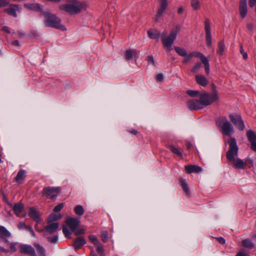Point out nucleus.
I'll list each match as a JSON object with an SVG mask.
<instances>
[{
	"instance_id": "1",
	"label": "nucleus",
	"mask_w": 256,
	"mask_h": 256,
	"mask_svg": "<svg viewBox=\"0 0 256 256\" xmlns=\"http://www.w3.org/2000/svg\"><path fill=\"white\" fill-rule=\"evenodd\" d=\"M238 146L235 138H231L230 142V148L226 152V158L230 162H233L234 165L238 168H244L246 163L241 159L234 157L238 154Z\"/></svg>"
},
{
	"instance_id": "2",
	"label": "nucleus",
	"mask_w": 256,
	"mask_h": 256,
	"mask_svg": "<svg viewBox=\"0 0 256 256\" xmlns=\"http://www.w3.org/2000/svg\"><path fill=\"white\" fill-rule=\"evenodd\" d=\"M42 14L46 18L44 24L46 26L54 28L63 31L66 30L64 26L61 24V20L59 18L48 12H43Z\"/></svg>"
},
{
	"instance_id": "3",
	"label": "nucleus",
	"mask_w": 256,
	"mask_h": 256,
	"mask_svg": "<svg viewBox=\"0 0 256 256\" xmlns=\"http://www.w3.org/2000/svg\"><path fill=\"white\" fill-rule=\"evenodd\" d=\"M216 124L222 134L226 136L234 133V128L225 116L219 117L216 120Z\"/></svg>"
},
{
	"instance_id": "4",
	"label": "nucleus",
	"mask_w": 256,
	"mask_h": 256,
	"mask_svg": "<svg viewBox=\"0 0 256 256\" xmlns=\"http://www.w3.org/2000/svg\"><path fill=\"white\" fill-rule=\"evenodd\" d=\"M72 4H63L60 6V10H64L70 14H75L80 13L83 8L81 2L77 0H72Z\"/></svg>"
},
{
	"instance_id": "5",
	"label": "nucleus",
	"mask_w": 256,
	"mask_h": 256,
	"mask_svg": "<svg viewBox=\"0 0 256 256\" xmlns=\"http://www.w3.org/2000/svg\"><path fill=\"white\" fill-rule=\"evenodd\" d=\"M199 98L200 103L204 108L216 101L218 99V92L216 90H214L212 94L206 92H201L200 94Z\"/></svg>"
},
{
	"instance_id": "6",
	"label": "nucleus",
	"mask_w": 256,
	"mask_h": 256,
	"mask_svg": "<svg viewBox=\"0 0 256 256\" xmlns=\"http://www.w3.org/2000/svg\"><path fill=\"white\" fill-rule=\"evenodd\" d=\"M176 33H170L168 36L166 32H163L161 34V40L163 46L166 50L170 52L172 50V45L176 39Z\"/></svg>"
},
{
	"instance_id": "7",
	"label": "nucleus",
	"mask_w": 256,
	"mask_h": 256,
	"mask_svg": "<svg viewBox=\"0 0 256 256\" xmlns=\"http://www.w3.org/2000/svg\"><path fill=\"white\" fill-rule=\"evenodd\" d=\"M60 190V187L48 186L43 189L42 194L46 196L49 198L54 199L58 196Z\"/></svg>"
},
{
	"instance_id": "8",
	"label": "nucleus",
	"mask_w": 256,
	"mask_h": 256,
	"mask_svg": "<svg viewBox=\"0 0 256 256\" xmlns=\"http://www.w3.org/2000/svg\"><path fill=\"white\" fill-rule=\"evenodd\" d=\"M229 118L233 124L240 130H243L244 128V122L240 115L237 114H230Z\"/></svg>"
},
{
	"instance_id": "9",
	"label": "nucleus",
	"mask_w": 256,
	"mask_h": 256,
	"mask_svg": "<svg viewBox=\"0 0 256 256\" xmlns=\"http://www.w3.org/2000/svg\"><path fill=\"white\" fill-rule=\"evenodd\" d=\"M20 252L21 254H28L30 256H36L35 249L32 246L27 244H22L19 246Z\"/></svg>"
},
{
	"instance_id": "10",
	"label": "nucleus",
	"mask_w": 256,
	"mask_h": 256,
	"mask_svg": "<svg viewBox=\"0 0 256 256\" xmlns=\"http://www.w3.org/2000/svg\"><path fill=\"white\" fill-rule=\"evenodd\" d=\"M204 29L206 31V40L208 46L210 47L212 44V36L210 32V24L208 18H206L204 21Z\"/></svg>"
},
{
	"instance_id": "11",
	"label": "nucleus",
	"mask_w": 256,
	"mask_h": 256,
	"mask_svg": "<svg viewBox=\"0 0 256 256\" xmlns=\"http://www.w3.org/2000/svg\"><path fill=\"white\" fill-rule=\"evenodd\" d=\"M193 53L194 54V56L200 58L202 62L204 64L206 73L207 75H208L210 74V65L208 58L202 53L200 52Z\"/></svg>"
},
{
	"instance_id": "12",
	"label": "nucleus",
	"mask_w": 256,
	"mask_h": 256,
	"mask_svg": "<svg viewBox=\"0 0 256 256\" xmlns=\"http://www.w3.org/2000/svg\"><path fill=\"white\" fill-rule=\"evenodd\" d=\"M188 108L191 110H198L203 108L200 100L192 99L187 102Z\"/></svg>"
},
{
	"instance_id": "13",
	"label": "nucleus",
	"mask_w": 256,
	"mask_h": 256,
	"mask_svg": "<svg viewBox=\"0 0 256 256\" xmlns=\"http://www.w3.org/2000/svg\"><path fill=\"white\" fill-rule=\"evenodd\" d=\"M158 1L160 2V8L156 17V22L159 20V18L162 16L168 6L167 0H158Z\"/></svg>"
},
{
	"instance_id": "14",
	"label": "nucleus",
	"mask_w": 256,
	"mask_h": 256,
	"mask_svg": "<svg viewBox=\"0 0 256 256\" xmlns=\"http://www.w3.org/2000/svg\"><path fill=\"white\" fill-rule=\"evenodd\" d=\"M66 223L72 231H74L80 224V220L78 218H68L66 220Z\"/></svg>"
},
{
	"instance_id": "15",
	"label": "nucleus",
	"mask_w": 256,
	"mask_h": 256,
	"mask_svg": "<svg viewBox=\"0 0 256 256\" xmlns=\"http://www.w3.org/2000/svg\"><path fill=\"white\" fill-rule=\"evenodd\" d=\"M10 233L4 226H0V240L6 242H8V238H10Z\"/></svg>"
},
{
	"instance_id": "16",
	"label": "nucleus",
	"mask_w": 256,
	"mask_h": 256,
	"mask_svg": "<svg viewBox=\"0 0 256 256\" xmlns=\"http://www.w3.org/2000/svg\"><path fill=\"white\" fill-rule=\"evenodd\" d=\"M185 170L188 174L192 172L199 173L202 170L201 167L196 165H188L185 166Z\"/></svg>"
},
{
	"instance_id": "17",
	"label": "nucleus",
	"mask_w": 256,
	"mask_h": 256,
	"mask_svg": "<svg viewBox=\"0 0 256 256\" xmlns=\"http://www.w3.org/2000/svg\"><path fill=\"white\" fill-rule=\"evenodd\" d=\"M247 1L240 2V13L242 18H244L247 14Z\"/></svg>"
},
{
	"instance_id": "18",
	"label": "nucleus",
	"mask_w": 256,
	"mask_h": 256,
	"mask_svg": "<svg viewBox=\"0 0 256 256\" xmlns=\"http://www.w3.org/2000/svg\"><path fill=\"white\" fill-rule=\"evenodd\" d=\"M19 10V8L16 5H11L8 8L4 10V12L8 14L11 15L14 17H16V12Z\"/></svg>"
},
{
	"instance_id": "19",
	"label": "nucleus",
	"mask_w": 256,
	"mask_h": 256,
	"mask_svg": "<svg viewBox=\"0 0 256 256\" xmlns=\"http://www.w3.org/2000/svg\"><path fill=\"white\" fill-rule=\"evenodd\" d=\"M195 78L196 82L202 86H206L208 83V80L202 75H196Z\"/></svg>"
},
{
	"instance_id": "20",
	"label": "nucleus",
	"mask_w": 256,
	"mask_h": 256,
	"mask_svg": "<svg viewBox=\"0 0 256 256\" xmlns=\"http://www.w3.org/2000/svg\"><path fill=\"white\" fill-rule=\"evenodd\" d=\"M139 52L136 50H128L125 53V58L126 60H132L134 57L138 56Z\"/></svg>"
},
{
	"instance_id": "21",
	"label": "nucleus",
	"mask_w": 256,
	"mask_h": 256,
	"mask_svg": "<svg viewBox=\"0 0 256 256\" xmlns=\"http://www.w3.org/2000/svg\"><path fill=\"white\" fill-rule=\"evenodd\" d=\"M58 228V222H53L50 224L46 227V230L48 234H52Z\"/></svg>"
},
{
	"instance_id": "22",
	"label": "nucleus",
	"mask_w": 256,
	"mask_h": 256,
	"mask_svg": "<svg viewBox=\"0 0 256 256\" xmlns=\"http://www.w3.org/2000/svg\"><path fill=\"white\" fill-rule=\"evenodd\" d=\"M86 243V241L84 238L78 237L77 238L73 244L75 249H79L82 246H84Z\"/></svg>"
},
{
	"instance_id": "23",
	"label": "nucleus",
	"mask_w": 256,
	"mask_h": 256,
	"mask_svg": "<svg viewBox=\"0 0 256 256\" xmlns=\"http://www.w3.org/2000/svg\"><path fill=\"white\" fill-rule=\"evenodd\" d=\"M29 216L36 222L40 221V216L38 212L34 208H31L29 210Z\"/></svg>"
},
{
	"instance_id": "24",
	"label": "nucleus",
	"mask_w": 256,
	"mask_h": 256,
	"mask_svg": "<svg viewBox=\"0 0 256 256\" xmlns=\"http://www.w3.org/2000/svg\"><path fill=\"white\" fill-rule=\"evenodd\" d=\"M24 7L28 10L35 11H40L42 10L40 4L37 3L25 4Z\"/></svg>"
},
{
	"instance_id": "25",
	"label": "nucleus",
	"mask_w": 256,
	"mask_h": 256,
	"mask_svg": "<svg viewBox=\"0 0 256 256\" xmlns=\"http://www.w3.org/2000/svg\"><path fill=\"white\" fill-rule=\"evenodd\" d=\"M34 246L36 249L38 256H46L45 250L44 248L40 244L38 243H34Z\"/></svg>"
},
{
	"instance_id": "26",
	"label": "nucleus",
	"mask_w": 256,
	"mask_h": 256,
	"mask_svg": "<svg viewBox=\"0 0 256 256\" xmlns=\"http://www.w3.org/2000/svg\"><path fill=\"white\" fill-rule=\"evenodd\" d=\"M226 50L224 40H221L218 43V49L216 51V53L218 55L222 56L224 54Z\"/></svg>"
},
{
	"instance_id": "27",
	"label": "nucleus",
	"mask_w": 256,
	"mask_h": 256,
	"mask_svg": "<svg viewBox=\"0 0 256 256\" xmlns=\"http://www.w3.org/2000/svg\"><path fill=\"white\" fill-rule=\"evenodd\" d=\"M148 36L152 39H155L156 38H158L162 34H160V32L158 30H149L148 32Z\"/></svg>"
},
{
	"instance_id": "28",
	"label": "nucleus",
	"mask_w": 256,
	"mask_h": 256,
	"mask_svg": "<svg viewBox=\"0 0 256 256\" xmlns=\"http://www.w3.org/2000/svg\"><path fill=\"white\" fill-rule=\"evenodd\" d=\"M242 246L248 248L252 249L254 247V244L250 239H246L242 242Z\"/></svg>"
},
{
	"instance_id": "29",
	"label": "nucleus",
	"mask_w": 256,
	"mask_h": 256,
	"mask_svg": "<svg viewBox=\"0 0 256 256\" xmlns=\"http://www.w3.org/2000/svg\"><path fill=\"white\" fill-rule=\"evenodd\" d=\"M24 208V205L23 204L21 203H18L14 204L13 210L17 216H18L22 212V210Z\"/></svg>"
},
{
	"instance_id": "30",
	"label": "nucleus",
	"mask_w": 256,
	"mask_h": 256,
	"mask_svg": "<svg viewBox=\"0 0 256 256\" xmlns=\"http://www.w3.org/2000/svg\"><path fill=\"white\" fill-rule=\"evenodd\" d=\"M180 182L181 184L183 190L186 194H190V190L186 180L182 178H180Z\"/></svg>"
},
{
	"instance_id": "31",
	"label": "nucleus",
	"mask_w": 256,
	"mask_h": 256,
	"mask_svg": "<svg viewBox=\"0 0 256 256\" xmlns=\"http://www.w3.org/2000/svg\"><path fill=\"white\" fill-rule=\"evenodd\" d=\"M247 136L250 142L256 140V134L250 130H248L247 132Z\"/></svg>"
},
{
	"instance_id": "32",
	"label": "nucleus",
	"mask_w": 256,
	"mask_h": 256,
	"mask_svg": "<svg viewBox=\"0 0 256 256\" xmlns=\"http://www.w3.org/2000/svg\"><path fill=\"white\" fill-rule=\"evenodd\" d=\"M168 148L174 154L180 157L182 156V152L180 149L174 147L172 145H169L168 146Z\"/></svg>"
},
{
	"instance_id": "33",
	"label": "nucleus",
	"mask_w": 256,
	"mask_h": 256,
	"mask_svg": "<svg viewBox=\"0 0 256 256\" xmlns=\"http://www.w3.org/2000/svg\"><path fill=\"white\" fill-rule=\"evenodd\" d=\"M61 218H62V216L60 214H52L48 218V222L49 223H50L52 222L56 221Z\"/></svg>"
},
{
	"instance_id": "34",
	"label": "nucleus",
	"mask_w": 256,
	"mask_h": 256,
	"mask_svg": "<svg viewBox=\"0 0 256 256\" xmlns=\"http://www.w3.org/2000/svg\"><path fill=\"white\" fill-rule=\"evenodd\" d=\"M25 173V170H20L17 174L16 177L15 178V180L16 182H19L22 180L24 178Z\"/></svg>"
},
{
	"instance_id": "35",
	"label": "nucleus",
	"mask_w": 256,
	"mask_h": 256,
	"mask_svg": "<svg viewBox=\"0 0 256 256\" xmlns=\"http://www.w3.org/2000/svg\"><path fill=\"white\" fill-rule=\"evenodd\" d=\"M174 50L180 56H187L186 51L183 48L175 46Z\"/></svg>"
},
{
	"instance_id": "36",
	"label": "nucleus",
	"mask_w": 256,
	"mask_h": 256,
	"mask_svg": "<svg viewBox=\"0 0 256 256\" xmlns=\"http://www.w3.org/2000/svg\"><path fill=\"white\" fill-rule=\"evenodd\" d=\"M190 5L194 10H198L200 8V2L198 0H192Z\"/></svg>"
},
{
	"instance_id": "37",
	"label": "nucleus",
	"mask_w": 256,
	"mask_h": 256,
	"mask_svg": "<svg viewBox=\"0 0 256 256\" xmlns=\"http://www.w3.org/2000/svg\"><path fill=\"white\" fill-rule=\"evenodd\" d=\"M74 211L75 213L77 215H78V216H82L84 213V208H83L82 206L81 205H77L75 207V208L74 209Z\"/></svg>"
},
{
	"instance_id": "38",
	"label": "nucleus",
	"mask_w": 256,
	"mask_h": 256,
	"mask_svg": "<svg viewBox=\"0 0 256 256\" xmlns=\"http://www.w3.org/2000/svg\"><path fill=\"white\" fill-rule=\"evenodd\" d=\"M186 93L188 94L190 96L192 97H196V96H200V94L201 92L198 90H188L186 92Z\"/></svg>"
},
{
	"instance_id": "39",
	"label": "nucleus",
	"mask_w": 256,
	"mask_h": 256,
	"mask_svg": "<svg viewBox=\"0 0 256 256\" xmlns=\"http://www.w3.org/2000/svg\"><path fill=\"white\" fill-rule=\"evenodd\" d=\"M101 238L103 242H106L108 239V232L107 231H103L101 232Z\"/></svg>"
},
{
	"instance_id": "40",
	"label": "nucleus",
	"mask_w": 256,
	"mask_h": 256,
	"mask_svg": "<svg viewBox=\"0 0 256 256\" xmlns=\"http://www.w3.org/2000/svg\"><path fill=\"white\" fill-rule=\"evenodd\" d=\"M89 239L92 242L94 245H98L99 242L98 240L96 238V236H95L94 235H91L89 236Z\"/></svg>"
},
{
	"instance_id": "41",
	"label": "nucleus",
	"mask_w": 256,
	"mask_h": 256,
	"mask_svg": "<svg viewBox=\"0 0 256 256\" xmlns=\"http://www.w3.org/2000/svg\"><path fill=\"white\" fill-rule=\"evenodd\" d=\"M202 67V64L200 62L196 63L192 68V72H197Z\"/></svg>"
},
{
	"instance_id": "42",
	"label": "nucleus",
	"mask_w": 256,
	"mask_h": 256,
	"mask_svg": "<svg viewBox=\"0 0 256 256\" xmlns=\"http://www.w3.org/2000/svg\"><path fill=\"white\" fill-rule=\"evenodd\" d=\"M62 232L64 234V236L66 238H70V232L68 230V228L66 226H64L62 228Z\"/></svg>"
},
{
	"instance_id": "43",
	"label": "nucleus",
	"mask_w": 256,
	"mask_h": 256,
	"mask_svg": "<svg viewBox=\"0 0 256 256\" xmlns=\"http://www.w3.org/2000/svg\"><path fill=\"white\" fill-rule=\"evenodd\" d=\"M48 240L52 243H56L58 240V236H54L53 237H49L48 238Z\"/></svg>"
},
{
	"instance_id": "44",
	"label": "nucleus",
	"mask_w": 256,
	"mask_h": 256,
	"mask_svg": "<svg viewBox=\"0 0 256 256\" xmlns=\"http://www.w3.org/2000/svg\"><path fill=\"white\" fill-rule=\"evenodd\" d=\"M63 207H64V204H62V203L60 204H59L57 205L56 206L54 207V210L55 212H58L62 210V209L63 208Z\"/></svg>"
},
{
	"instance_id": "45",
	"label": "nucleus",
	"mask_w": 256,
	"mask_h": 256,
	"mask_svg": "<svg viewBox=\"0 0 256 256\" xmlns=\"http://www.w3.org/2000/svg\"><path fill=\"white\" fill-rule=\"evenodd\" d=\"M180 25H176L175 28L172 30L170 31V33L175 32L176 33V37L177 36L178 33L180 32Z\"/></svg>"
},
{
	"instance_id": "46",
	"label": "nucleus",
	"mask_w": 256,
	"mask_h": 256,
	"mask_svg": "<svg viewBox=\"0 0 256 256\" xmlns=\"http://www.w3.org/2000/svg\"><path fill=\"white\" fill-rule=\"evenodd\" d=\"M28 226H26L23 222H20L18 224V228L20 230L27 229Z\"/></svg>"
},
{
	"instance_id": "47",
	"label": "nucleus",
	"mask_w": 256,
	"mask_h": 256,
	"mask_svg": "<svg viewBox=\"0 0 256 256\" xmlns=\"http://www.w3.org/2000/svg\"><path fill=\"white\" fill-rule=\"evenodd\" d=\"M194 54L193 52L190 54L188 55L187 54V56H185L186 58L184 59V60H183V62L184 63H187L190 60V58H192V56H194Z\"/></svg>"
},
{
	"instance_id": "48",
	"label": "nucleus",
	"mask_w": 256,
	"mask_h": 256,
	"mask_svg": "<svg viewBox=\"0 0 256 256\" xmlns=\"http://www.w3.org/2000/svg\"><path fill=\"white\" fill-rule=\"evenodd\" d=\"M96 246H97V252L100 254H102L104 251L102 246L99 243L98 244L96 245Z\"/></svg>"
},
{
	"instance_id": "49",
	"label": "nucleus",
	"mask_w": 256,
	"mask_h": 256,
	"mask_svg": "<svg viewBox=\"0 0 256 256\" xmlns=\"http://www.w3.org/2000/svg\"><path fill=\"white\" fill-rule=\"evenodd\" d=\"M156 78L157 81L162 82L164 80V76L162 74H158L156 75Z\"/></svg>"
},
{
	"instance_id": "50",
	"label": "nucleus",
	"mask_w": 256,
	"mask_h": 256,
	"mask_svg": "<svg viewBox=\"0 0 256 256\" xmlns=\"http://www.w3.org/2000/svg\"><path fill=\"white\" fill-rule=\"evenodd\" d=\"M240 52L242 54L243 58L244 60H246L248 57V54H247L246 52H244L242 46H240Z\"/></svg>"
},
{
	"instance_id": "51",
	"label": "nucleus",
	"mask_w": 256,
	"mask_h": 256,
	"mask_svg": "<svg viewBox=\"0 0 256 256\" xmlns=\"http://www.w3.org/2000/svg\"><path fill=\"white\" fill-rule=\"evenodd\" d=\"M236 256H248V254L244 250H242L238 252Z\"/></svg>"
},
{
	"instance_id": "52",
	"label": "nucleus",
	"mask_w": 256,
	"mask_h": 256,
	"mask_svg": "<svg viewBox=\"0 0 256 256\" xmlns=\"http://www.w3.org/2000/svg\"><path fill=\"white\" fill-rule=\"evenodd\" d=\"M74 232H75V234L76 235H78V234H84L85 233L84 230V229H82V228L78 229V230L76 229Z\"/></svg>"
},
{
	"instance_id": "53",
	"label": "nucleus",
	"mask_w": 256,
	"mask_h": 256,
	"mask_svg": "<svg viewBox=\"0 0 256 256\" xmlns=\"http://www.w3.org/2000/svg\"><path fill=\"white\" fill-rule=\"evenodd\" d=\"M16 243L12 242L10 244V248L12 252H14L16 250Z\"/></svg>"
},
{
	"instance_id": "54",
	"label": "nucleus",
	"mask_w": 256,
	"mask_h": 256,
	"mask_svg": "<svg viewBox=\"0 0 256 256\" xmlns=\"http://www.w3.org/2000/svg\"><path fill=\"white\" fill-rule=\"evenodd\" d=\"M8 2L6 0H0V7L6 6Z\"/></svg>"
},
{
	"instance_id": "55",
	"label": "nucleus",
	"mask_w": 256,
	"mask_h": 256,
	"mask_svg": "<svg viewBox=\"0 0 256 256\" xmlns=\"http://www.w3.org/2000/svg\"><path fill=\"white\" fill-rule=\"evenodd\" d=\"M216 239L220 244H224L226 242L225 240L222 237L216 238Z\"/></svg>"
},
{
	"instance_id": "56",
	"label": "nucleus",
	"mask_w": 256,
	"mask_h": 256,
	"mask_svg": "<svg viewBox=\"0 0 256 256\" xmlns=\"http://www.w3.org/2000/svg\"><path fill=\"white\" fill-rule=\"evenodd\" d=\"M128 132L132 134L136 135L138 134V132L135 129H130L128 130Z\"/></svg>"
},
{
	"instance_id": "57",
	"label": "nucleus",
	"mask_w": 256,
	"mask_h": 256,
	"mask_svg": "<svg viewBox=\"0 0 256 256\" xmlns=\"http://www.w3.org/2000/svg\"><path fill=\"white\" fill-rule=\"evenodd\" d=\"M148 62H150L152 64H154V59L152 56H150L148 57Z\"/></svg>"
},
{
	"instance_id": "58",
	"label": "nucleus",
	"mask_w": 256,
	"mask_h": 256,
	"mask_svg": "<svg viewBox=\"0 0 256 256\" xmlns=\"http://www.w3.org/2000/svg\"><path fill=\"white\" fill-rule=\"evenodd\" d=\"M251 143V148L252 149L256 152V140L253 142H250Z\"/></svg>"
},
{
	"instance_id": "59",
	"label": "nucleus",
	"mask_w": 256,
	"mask_h": 256,
	"mask_svg": "<svg viewBox=\"0 0 256 256\" xmlns=\"http://www.w3.org/2000/svg\"><path fill=\"white\" fill-rule=\"evenodd\" d=\"M26 230L31 233L33 236H35L36 234L31 226H28Z\"/></svg>"
},
{
	"instance_id": "60",
	"label": "nucleus",
	"mask_w": 256,
	"mask_h": 256,
	"mask_svg": "<svg viewBox=\"0 0 256 256\" xmlns=\"http://www.w3.org/2000/svg\"><path fill=\"white\" fill-rule=\"evenodd\" d=\"M2 30L4 32H7L8 34L10 33V31L9 28H8V26H4L2 27Z\"/></svg>"
},
{
	"instance_id": "61",
	"label": "nucleus",
	"mask_w": 256,
	"mask_h": 256,
	"mask_svg": "<svg viewBox=\"0 0 256 256\" xmlns=\"http://www.w3.org/2000/svg\"><path fill=\"white\" fill-rule=\"evenodd\" d=\"M184 12V8L182 7H180L178 10V13L179 14H182Z\"/></svg>"
},
{
	"instance_id": "62",
	"label": "nucleus",
	"mask_w": 256,
	"mask_h": 256,
	"mask_svg": "<svg viewBox=\"0 0 256 256\" xmlns=\"http://www.w3.org/2000/svg\"><path fill=\"white\" fill-rule=\"evenodd\" d=\"M0 251L2 252H4V253H7L8 252V250H7L6 249H5L3 247L0 246Z\"/></svg>"
},
{
	"instance_id": "63",
	"label": "nucleus",
	"mask_w": 256,
	"mask_h": 256,
	"mask_svg": "<svg viewBox=\"0 0 256 256\" xmlns=\"http://www.w3.org/2000/svg\"><path fill=\"white\" fill-rule=\"evenodd\" d=\"M192 147V144L190 142H188L186 144L187 149L190 150Z\"/></svg>"
},
{
	"instance_id": "64",
	"label": "nucleus",
	"mask_w": 256,
	"mask_h": 256,
	"mask_svg": "<svg viewBox=\"0 0 256 256\" xmlns=\"http://www.w3.org/2000/svg\"><path fill=\"white\" fill-rule=\"evenodd\" d=\"M12 44L16 46H19V42L18 40H14L12 42Z\"/></svg>"
}]
</instances>
